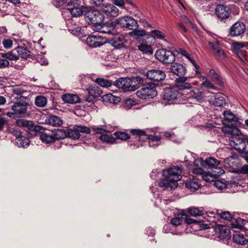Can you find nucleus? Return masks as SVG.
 Wrapping results in <instances>:
<instances>
[{"label": "nucleus", "instance_id": "1", "mask_svg": "<svg viewBox=\"0 0 248 248\" xmlns=\"http://www.w3.org/2000/svg\"><path fill=\"white\" fill-rule=\"evenodd\" d=\"M16 102H14L11 106L12 111L15 112L17 118L24 117L28 115V107L30 106V99L29 98L20 96L19 97H15Z\"/></svg>", "mask_w": 248, "mask_h": 248}, {"label": "nucleus", "instance_id": "2", "mask_svg": "<svg viewBox=\"0 0 248 248\" xmlns=\"http://www.w3.org/2000/svg\"><path fill=\"white\" fill-rule=\"evenodd\" d=\"M136 93L138 97L144 100L153 99L157 94L155 85L152 83L144 84L141 88L136 92Z\"/></svg>", "mask_w": 248, "mask_h": 248}, {"label": "nucleus", "instance_id": "3", "mask_svg": "<svg viewBox=\"0 0 248 248\" xmlns=\"http://www.w3.org/2000/svg\"><path fill=\"white\" fill-rule=\"evenodd\" d=\"M114 23L123 29L124 31L135 30L139 27L137 21L129 16L119 17L115 20Z\"/></svg>", "mask_w": 248, "mask_h": 248}, {"label": "nucleus", "instance_id": "4", "mask_svg": "<svg viewBox=\"0 0 248 248\" xmlns=\"http://www.w3.org/2000/svg\"><path fill=\"white\" fill-rule=\"evenodd\" d=\"M130 132L136 137L134 138H132L129 141L127 144L128 147L131 150H135L142 146V142L144 140H141V136L147 135V131L140 129H132L130 130Z\"/></svg>", "mask_w": 248, "mask_h": 248}, {"label": "nucleus", "instance_id": "5", "mask_svg": "<svg viewBox=\"0 0 248 248\" xmlns=\"http://www.w3.org/2000/svg\"><path fill=\"white\" fill-rule=\"evenodd\" d=\"M155 57L159 62L165 64L172 63L175 60V55L172 51L167 49H158Z\"/></svg>", "mask_w": 248, "mask_h": 248}, {"label": "nucleus", "instance_id": "6", "mask_svg": "<svg viewBox=\"0 0 248 248\" xmlns=\"http://www.w3.org/2000/svg\"><path fill=\"white\" fill-rule=\"evenodd\" d=\"M236 135L232 136L229 139L230 144L241 154L245 152L246 144L245 138H240L238 135L241 134V131L238 129H235Z\"/></svg>", "mask_w": 248, "mask_h": 248}, {"label": "nucleus", "instance_id": "7", "mask_svg": "<svg viewBox=\"0 0 248 248\" xmlns=\"http://www.w3.org/2000/svg\"><path fill=\"white\" fill-rule=\"evenodd\" d=\"M84 18L87 23L94 25L102 23L104 20V16L97 10H90L85 13Z\"/></svg>", "mask_w": 248, "mask_h": 248}, {"label": "nucleus", "instance_id": "8", "mask_svg": "<svg viewBox=\"0 0 248 248\" xmlns=\"http://www.w3.org/2000/svg\"><path fill=\"white\" fill-rule=\"evenodd\" d=\"M182 170L178 166H172L162 171V174L164 177L170 179L174 182H177L182 178L181 175Z\"/></svg>", "mask_w": 248, "mask_h": 248}, {"label": "nucleus", "instance_id": "9", "mask_svg": "<svg viewBox=\"0 0 248 248\" xmlns=\"http://www.w3.org/2000/svg\"><path fill=\"white\" fill-rule=\"evenodd\" d=\"M92 29L95 31L107 34L110 37L116 35L117 31L114 26L111 24H103L92 25Z\"/></svg>", "mask_w": 248, "mask_h": 248}, {"label": "nucleus", "instance_id": "10", "mask_svg": "<svg viewBox=\"0 0 248 248\" xmlns=\"http://www.w3.org/2000/svg\"><path fill=\"white\" fill-rule=\"evenodd\" d=\"M133 81L129 78H121L114 82V85L125 91H133L137 89L136 85H132Z\"/></svg>", "mask_w": 248, "mask_h": 248}, {"label": "nucleus", "instance_id": "11", "mask_svg": "<svg viewBox=\"0 0 248 248\" xmlns=\"http://www.w3.org/2000/svg\"><path fill=\"white\" fill-rule=\"evenodd\" d=\"M16 124L20 127L26 129L29 132H38L44 129L41 126L34 125L32 121L23 119H17Z\"/></svg>", "mask_w": 248, "mask_h": 248}, {"label": "nucleus", "instance_id": "12", "mask_svg": "<svg viewBox=\"0 0 248 248\" xmlns=\"http://www.w3.org/2000/svg\"><path fill=\"white\" fill-rule=\"evenodd\" d=\"M89 95L85 97V101L91 103H94L95 99L100 96L102 93L101 88L96 85H91L86 89Z\"/></svg>", "mask_w": 248, "mask_h": 248}, {"label": "nucleus", "instance_id": "13", "mask_svg": "<svg viewBox=\"0 0 248 248\" xmlns=\"http://www.w3.org/2000/svg\"><path fill=\"white\" fill-rule=\"evenodd\" d=\"M209 93L210 92L207 90L204 91L201 88H195L189 93L190 96L200 103L203 102Z\"/></svg>", "mask_w": 248, "mask_h": 248}, {"label": "nucleus", "instance_id": "14", "mask_svg": "<svg viewBox=\"0 0 248 248\" xmlns=\"http://www.w3.org/2000/svg\"><path fill=\"white\" fill-rule=\"evenodd\" d=\"M180 95L176 88H167L164 89L163 93V99L164 101L171 102L177 99Z\"/></svg>", "mask_w": 248, "mask_h": 248}, {"label": "nucleus", "instance_id": "15", "mask_svg": "<svg viewBox=\"0 0 248 248\" xmlns=\"http://www.w3.org/2000/svg\"><path fill=\"white\" fill-rule=\"evenodd\" d=\"M246 30V26L242 22H236L232 25L229 31V35L236 37L243 34Z\"/></svg>", "mask_w": 248, "mask_h": 248}, {"label": "nucleus", "instance_id": "16", "mask_svg": "<svg viewBox=\"0 0 248 248\" xmlns=\"http://www.w3.org/2000/svg\"><path fill=\"white\" fill-rule=\"evenodd\" d=\"M208 97H210L209 99V103L214 106L222 107L226 105L225 98L221 93L210 92Z\"/></svg>", "mask_w": 248, "mask_h": 248}, {"label": "nucleus", "instance_id": "17", "mask_svg": "<svg viewBox=\"0 0 248 248\" xmlns=\"http://www.w3.org/2000/svg\"><path fill=\"white\" fill-rule=\"evenodd\" d=\"M148 78L155 81H160L163 80L166 78L165 72L160 70L153 69L148 70L146 73Z\"/></svg>", "mask_w": 248, "mask_h": 248}, {"label": "nucleus", "instance_id": "18", "mask_svg": "<svg viewBox=\"0 0 248 248\" xmlns=\"http://www.w3.org/2000/svg\"><path fill=\"white\" fill-rule=\"evenodd\" d=\"M215 13L217 16L221 20L228 18L231 14L230 9L224 5L218 4L217 5Z\"/></svg>", "mask_w": 248, "mask_h": 248}, {"label": "nucleus", "instance_id": "19", "mask_svg": "<svg viewBox=\"0 0 248 248\" xmlns=\"http://www.w3.org/2000/svg\"><path fill=\"white\" fill-rule=\"evenodd\" d=\"M86 43L90 47H97L104 45L105 42L100 36L92 35L87 38Z\"/></svg>", "mask_w": 248, "mask_h": 248}, {"label": "nucleus", "instance_id": "20", "mask_svg": "<svg viewBox=\"0 0 248 248\" xmlns=\"http://www.w3.org/2000/svg\"><path fill=\"white\" fill-rule=\"evenodd\" d=\"M170 71L173 74L179 78L185 77L186 73V69L183 64L180 63H174L170 67Z\"/></svg>", "mask_w": 248, "mask_h": 248}, {"label": "nucleus", "instance_id": "21", "mask_svg": "<svg viewBox=\"0 0 248 248\" xmlns=\"http://www.w3.org/2000/svg\"><path fill=\"white\" fill-rule=\"evenodd\" d=\"M158 186L164 189H167L168 190H171L177 187L178 183L174 182L166 177H164V178L161 179L159 181Z\"/></svg>", "mask_w": 248, "mask_h": 248}, {"label": "nucleus", "instance_id": "22", "mask_svg": "<svg viewBox=\"0 0 248 248\" xmlns=\"http://www.w3.org/2000/svg\"><path fill=\"white\" fill-rule=\"evenodd\" d=\"M214 231L221 239H229L231 237L230 231L226 226L218 225L214 229Z\"/></svg>", "mask_w": 248, "mask_h": 248}, {"label": "nucleus", "instance_id": "23", "mask_svg": "<svg viewBox=\"0 0 248 248\" xmlns=\"http://www.w3.org/2000/svg\"><path fill=\"white\" fill-rule=\"evenodd\" d=\"M119 9L111 4H103L102 12L107 16L116 17L119 15Z\"/></svg>", "mask_w": 248, "mask_h": 248}, {"label": "nucleus", "instance_id": "24", "mask_svg": "<svg viewBox=\"0 0 248 248\" xmlns=\"http://www.w3.org/2000/svg\"><path fill=\"white\" fill-rule=\"evenodd\" d=\"M109 42L114 47L117 49L122 48L124 46V38L118 34L114 36H111Z\"/></svg>", "mask_w": 248, "mask_h": 248}, {"label": "nucleus", "instance_id": "25", "mask_svg": "<svg viewBox=\"0 0 248 248\" xmlns=\"http://www.w3.org/2000/svg\"><path fill=\"white\" fill-rule=\"evenodd\" d=\"M80 5L77 6H73L67 9V11L71 14L72 16L78 17L82 15L87 11V8L83 6L79 7Z\"/></svg>", "mask_w": 248, "mask_h": 248}, {"label": "nucleus", "instance_id": "26", "mask_svg": "<svg viewBox=\"0 0 248 248\" xmlns=\"http://www.w3.org/2000/svg\"><path fill=\"white\" fill-rule=\"evenodd\" d=\"M45 123L52 126H60L62 125V121L59 116L50 115L46 117Z\"/></svg>", "mask_w": 248, "mask_h": 248}, {"label": "nucleus", "instance_id": "27", "mask_svg": "<svg viewBox=\"0 0 248 248\" xmlns=\"http://www.w3.org/2000/svg\"><path fill=\"white\" fill-rule=\"evenodd\" d=\"M15 50L17 53L18 57L27 59L32 56V53L30 51L27 47L24 46H17Z\"/></svg>", "mask_w": 248, "mask_h": 248}, {"label": "nucleus", "instance_id": "28", "mask_svg": "<svg viewBox=\"0 0 248 248\" xmlns=\"http://www.w3.org/2000/svg\"><path fill=\"white\" fill-rule=\"evenodd\" d=\"M62 100L69 104H76L80 102L79 97L76 94H65L62 95Z\"/></svg>", "mask_w": 248, "mask_h": 248}, {"label": "nucleus", "instance_id": "29", "mask_svg": "<svg viewBox=\"0 0 248 248\" xmlns=\"http://www.w3.org/2000/svg\"><path fill=\"white\" fill-rule=\"evenodd\" d=\"M16 143L18 147L27 148L29 145L30 141L28 138L21 135L16 138Z\"/></svg>", "mask_w": 248, "mask_h": 248}, {"label": "nucleus", "instance_id": "30", "mask_svg": "<svg viewBox=\"0 0 248 248\" xmlns=\"http://www.w3.org/2000/svg\"><path fill=\"white\" fill-rule=\"evenodd\" d=\"M186 214L183 213H179L175 214V217L171 219V223L174 226H178L184 222L186 218Z\"/></svg>", "mask_w": 248, "mask_h": 248}, {"label": "nucleus", "instance_id": "31", "mask_svg": "<svg viewBox=\"0 0 248 248\" xmlns=\"http://www.w3.org/2000/svg\"><path fill=\"white\" fill-rule=\"evenodd\" d=\"M40 132L42 133L40 135V139L44 143L48 144L55 141L52 131L51 133H43L41 131Z\"/></svg>", "mask_w": 248, "mask_h": 248}, {"label": "nucleus", "instance_id": "32", "mask_svg": "<svg viewBox=\"0 0 248 248\" xmlns=\"http://www.w3.org/2000/svg\"><path fill=\"white\" fill-rule=\"evenodd\" d=\"M202 166H204L203 163L208 167V169H213L215 167L218 166L220 164V161L214 157L207 158L204 161H202Z\"/></svg>", "mask_w": 248, "mask_h": 248}, {"label": "nucleus", "instance_id": "33", "mask_svg": "<svg viewBox=\"0 0 248 248\" xmlns=\"http://www.w3.org/2000/svg\"><path fill=\"white\" fill-rule=\"evenodd\" d=\"M66 130L62 129H55L52 131L55 141L67 138Z\"/></svg>", "mask_w": 248, "mask_h": 248}, {"label": "nucleus", "instance_id": "34", "mask_svg": "<svg viewBox=\"0 0 248 248\" xmlns=\"http://www.w3.org/2000/svg\"><path fill=\"white\" fill-rule=\"evenodd\" d=\"M15 50H13L7 53H0L2 58L9 61H17L19 59L18 55L15 53Z\"/></svg>", "mask_w": 248, "mask_h": 248}, {"label": "nucleus", "instance_id": "35", "mask_svg": "<svg viewBox=\"0 0 248 248\" xmlns=\"http://www.w3.org/2000/svg\"><path fill=\"white\" fill-rule=\"evenodd\" d=\"M209 75L213 82L220 86L223 85L220 76L213 69H211L209 72Z\"/></svg>", "mask_w": 248, "mask_h": 248}, {"label": "nucleus", "instance_id": "36", "mask_svg": "<svg viewBox=\"0 0 248 248\" xmlns=\"http://www.w3.org/2000/svg\"><path fill=\"white\" fill-rule=\"evenodd\" d=\"M146 136H147L146 139L149 140V145L150 147H156L159 145L158 142L161 140L160 137L147 134Z\"/></svg>", "mask_w": 248, "mask_h": 248}, {"label": "nucleus", "instance_id": "37", "mask_svg": "<svg viewBox=\"0 0 248 248\" xmlns=\"http://www.w3.org/2000/svg\"><path fill=\"white\" fill-rule=\"evenodd\" d=\"M67 137L73 139H78L80 137V134L78 131L77 126L75 125L72 129H67Z\"/></svg>", "mask_w": 248, "mask_h": 248}, {"label": "nucleus", "instance_id": "38", "mask_svg": "<svg viewBox=\"0 0 248 248\" xmlns=\"http://www.w3.org/2000/svg\"><path fill=\"white\" fill-rule=\"evenodd\" d=\"M187 79L186 77H181L179 78L176 79V81L178 84H180L179 87L180 89H190L191 88V84L188 82H186V81Z\"/></svg>", "mask_w": 248, "mask_h": 248}, {"label": "nucleus", "instance_id": "39", "mask_svg": "<svg viewBox=\"0 0 248 248\" xmlns=\"http://www.w3.org/2000/svg\"><path fill=\"white\" fill-rule=\"evenodd\" d=\"M103 100L108 101L112 104H117L121 101V98L119 97H116L112 94H107L103 97Z\"/></svg>", "mask_w": 248, "mask_h": 248}, {"label": "nucleus", "instance_id": "40", "mask_svg": "<svg viewBox=\"0 0 248 248\" xmlns=\"http://www.w3.org/2000/svg\"><path fill=\"white\" fill-rule=\"evenodd\" d=\"M188 213L192 216H201L203 214V209L202 207H192L188 209Z\"/></svg>", "mask_w": 248, "mask_h": 248}, {"label": "nucleus", "instance_id": "41", "mask_svg": "<svg viewBox=\"0 0 248 248\" xmlns=\"http://www.w3.org/2000/svg\"><path fill=\"white\" fill-rule=\"evenodd\" d=\"M185 186L191 191H195L200 188V185L197 181H189L186 182Z\"/></svg>", "mask_w": 248, "mask_h": 248}, {"label": "nucleus", "instance_id": "42", "mask_svg": "<svg viewBox=\"0 0 248 248\" xmlns=\"http://www.w3.org/2000/svg\"><path fill=\"white\" fill-rule=\"evenodd\" d=\"M114 136H115V139L117 140H126L130 139V136L125 132L122 131H116L113 133Z\"/></svg>", "mask_w": 248, "mask_h": 248}, {"label": "nucleus", "instance_id": "43", "mask_svg": "<svg viewBox=\"0 0 248 248\" xmlns=\"http://www.w3.org/2000/svg\"><path fill=\"white\" fill-rule=\"evenodd\" d=\"M47 103V99L46 97L42 95H38L36 97L35 100V104L36 106L39 107H44Z\"/></svg>", "mask_w": 248, "mask_h": 248}, {"label": "nucleus", "instance_id": "44", "mask_svg": "<svg viewBox=\"0 0 248 248\" xmlns=\"http://www.w3.org/2000/svg\"><path fill=\"white\" fill-rule=\"evenodd\" d=\"M150 36L155 39L164 40L165 37V34L159 30H155L151 31Z\"/></svg>", "mask_w": 248, "mask_h": 248}, {"label": "nucleus", "instance_id": "45", "mask_svg": "<svg viewBox=\"0 0 248 248\" xmlns=\"http://www.w3.org/2000/svg\"><path fill=\"white\" fill-rule=\"evenodd\" d=\"M138 49L143 52V53L147 54H152L153 50L151 46L147 45L146 44H141L138 46Z\"/></svg>", "mask_w": 248, "mask_h": 248}, {"label": "nucleus", "instance_id": "46", "mask_svg": "<svg viewBox=\"0 0 248 248\" xmlns=\"http://www.w3.org/2000/svg\"><path fill=\"white\" fill-rule=\"evenodd\" d=\"M95 82L100 86L105 88L109 87L112 86V82L103 78H97L95 79Z\"/></svg>", "mask_w": 248, "mask_h": 248}, {"label": "nucleus", "instance_id": "47", "mask_svg": "<svg viewBox=\"0 0 248 248\" xmlns=\"http://www.w3.org/2000/svg\"><path fill=\"white\" fill-rule=\"evenodd\" d=\"M99 139L103 141L110 143H114L116 142V139L115 137L107 134L101 135Z\"/></svg>", "mask_w": 248, "mask_h": 248}, {"label": "nucleus", "instance_id": "48", "mask_svg": "<svg viewBox=\"0 0 248 248\" xmlns=\"http://www.w3.org/2000/svg\"><path fill=\"white\" fill-rule=\"evenodd\" d=\"M13 93L15 94L20 95L27 92L26 88L21 85H16L14 87L12 90Z\"/></svg>", "mask_w": 248, "mask_h": 248}, {"label": "nucleus", "instance_id": "49", "mask_svg": "<svg viewBox=\"0 0 248 248\" xmlns=\"http://www.w3.org/2000/svg\"><path fill=\"white\" fill-rule=\"evenodd\" d=\"M63 1L65 5L71 6V7L80 5L81 3L80 0H63Z\"/></svg>", "mask_w": 248, "mask_h": 248}, {"label": "nucleus", "instance_id": "50", "mask_svg": "<svg viewBox=\"0 0 248 248\" xmlns=\"http://www.w3.org/2000/svg\"><path fill=\"white\" fill-rule=\"evenodd\" d=\"M129 34L131 36H136L137 37H143L146 35V31L143 30H132L129 33Z\"/></svg>", "mask_w": 248, "mask_h": 248}, {"label": "nucleus", "instance_id": "51", "mask_svg": "<svg viewBox=\"0 0 248 248\" xmlns=\"http://www.w3.org/2000/svg\"><path fill=\"white\" fill-rule=\"evenodd\" d=\"M179 54H180L182 56L185 57L186 59H187L191 62L192 61H194L193 59H192L190 57V55L188 53V52L185 49L182 48H179L176 51Z\"/></svg>", "mask_w": 248, "mask_h": 248}, {"label": "nucleus", "instance_id": "52", "mask_svg": "<svg viewBox=\"0 0 248 248\" xmlns=\"http://www.w3.org/2000/svg\"><path fill=\"white\" fill-rule=\"evenodd\" d=\"M2 44L5 48L7 49H10L13 45V40L9 38L4 39L2 41Z\"/></svg>", "mask_w": 248, "mask_h": 248}, {"label": "nucleus", "instance_id": "53", "mask_svg": "<svg viewBox=\"0 0 248 248\" xmlns=\"http://www.w3.org/2000/svg\"><path fill=\"white\" fill-rule=\"evenodd\" d=\"M76 126H77L78 131L79 134L80 133L89 134L91 132L90 128L87 126L81 125H76Z\"/></svg>", "mask_w": 248, "mask_h": 248}, {"label": "nucleus", "instance_id": "54", "mask_svg": "<svg viewBox=\"0 0 248 248\" xmlns=\"http://www.w3.org/2000/svg\"><path fill=\"white\" fill-rule=\"evenodd\" d=\"M205 87L208 89H212L214 90H217V87L214 86L211 82L208 80L204 81L201 85V88Z\"/></svg>", "mask_w": 248, "mask_h": 248}, {"label": "nucleus", "instance_id": "55", "mask_svg": "<svg viewBox=\"0 0 248 248\" xmlns=\"http://www.w3.org/2000/svg\"><path fill=\"white\" fill-rule=\"evenodd\" d=\"M223 115L226 120L229 121H233L235 118V116L234 114L231 111L229 110L224 111Z\"/></svg>", "mask_w": 248, "mask_h": 248}, {"label": "nucleus", "instance_id": "56", "mask_svg": "<svg viewBox=\"0 0 248 248\" xmlns=\"http://www.w3.org/2000/svg\"><path fill=\"white\" fill-rule=\"evenodd\" d=\"M235 129L230 126H223L222 128V130L225 133L230 134L233 136L234 134H236Z\"/></svg>", "mask_w": 248, "mask_h": 248}, {"label": "nucleus", "instance_id": "57", "mask_svg": "<svg viewBox=\"0 0 248 248\" xmlns=\"http://www.w3.org/2000/svg\"><path fill=\"white\" fill-rule=\"evenodd\" d=\"M220 217L224 219L230 221L233 219L232 217L229 212H223L220 214Z\"/></svg>", "mask_w": 248, "mask_h": 248}, {"label": "nucleus", "instance_id": "58", "mask_svg": "<svg viewBox=\"0 0 248 248\" xmlns=\"http://www.w3.org/2000/svg\"><path fill=\"white\" fill-rule=\"evenodd\" d=\"M9 131L10 133L13 134L14 136H15L16 137V138H18V137L21 136V132L18 128H10L9 129Z\"/></svg>", "mask_w": 248, "mask_h": 248}, {"label": "nucleus", "instance_id": "59", "mask_svg": "<svg viewBox=\"0 0 248 248\" xmlns=\"http://www.w3.org/2000/svg\"><path fill=\"white\" fill-rule=\"evenodd\" d=\"M232 46L235 50L238 51L243 48L245 46V45L244 43L236 42L232 44Z\"/></svg>", "mask_w": 248, "mask_h": 248}, {"label": "nucleus", "instance_id": "60", "mask_svg": "<svg viewBox=\"0 0 248 248\" xmlns=\"http://www.w3.org/2000/svg\"><path fill=\"white\" fill-rule=\"evenodd\" d=\"M212 171L214 173V175L217 176H219L225 172L224 170L222 168L218 166L215 167V168H213Z\"/></svg>", "mask_w": 248, "mask_h": 248}, {"label": "nucleus", "instance_id": "61", "mask_svg": "<svg viewBox=\"0 0 248 248\" xmlns=\"http://www.w3.org/2000/svg\"><path fill=\"white\" fill-rule=\"evenodd\" d=\"M9 5L6 2L0 1V11L2 12H6L9 9Z\"/></svg>", "mask_w": 248, "mask_h": 248}, {"label": "nucleus", "instance_id": "62", "mask_svg": "<svg viewBox=\"0 0 248 248\" xmlns=\"http://www.w3.org/2000/svg\"><path fill=\"white\" fill-rule=\"evenodd\" d=\"M214 185L216 187L220 190L223 189L226 186V185L225 183L219 180L216 181V182H215Z\"/></svg>", "mask_w": 248, "mask_h": 248}, {"label": "nucleus", "instance_id": "63", "mask_svg": "<svg viewBox=\"0 0 248 248\" xmlns=\"http://www.w3.org/2000/svg\"><path fill=\"white\" fill-rule=\"evenodd\" d=\"M10 65L9 62L4 58L0 59V68L3 69L8 67Z\"/></svg>", "mask_w": 248, "mask_h": 248}, {"label": "nucleus", "instance_id": "64", "mask_svg": "<svg viewBox=\"0 0 248 248\" xmlns=\"http://www.w3.org/2000/svg\"><path fill=\"white\" fill-rule=\"evenodd\" d=\"M134 82L137 83L139 85H141V87L144 85V84H146L147 83H145V79L141 78L140 76H136L134 78Z\"/></svg>", "mask_w": 248, "mask_h": 248}]
</instances>
